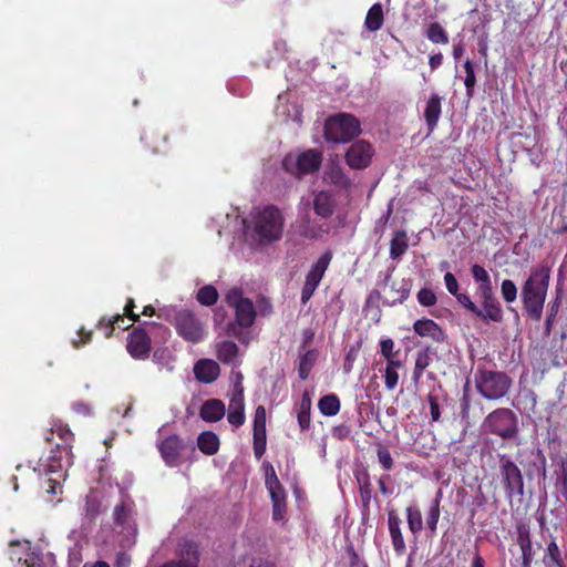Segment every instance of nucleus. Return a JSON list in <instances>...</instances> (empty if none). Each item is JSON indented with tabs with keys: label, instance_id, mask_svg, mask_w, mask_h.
I'll use <instances>...</instances> for the list:
<instances>
[{
	"label": "nucleus",
	"instance_id": "1",
	"mask_svg": "<svg viewBox=\"0 0 567 567\" xmlns=\"http://www.w3.org/2000/svg\"><path fill=\"white\" fill-rule=\"evenodd\" d=\"M550 272L548 262L543 261L530 269L529 276L522 286L520 299L523 309L534 321L542 319L549 288Z\"/></svg>",
	"mask_w": 567,
	"mask_h": 567
},
{
	"label": "nucleus",
	"instance_id": "2",
	"mask_svg": "<svg viewBox=\"0 0 567 567\" xmlns=\"http://www.w3.org/2000/svg\"><path fill=\"white\" fill-rule=\"evenodd\" d=\"M227 303L235 309V320L228 322L226 334L236 338L239 342H249V332L244 329L250 328L256 320V310L250 299L241 296L240 291L231 290L226 296Z\"/></svg>",
	"mask_w": 567,
	"mask_h": 567
},
{
	"label": "nucleus",
	"instance_id": "3",
	"mask_svg": "<svg viewBox=\"0 0 567 567\" xmlns=\"http://www.w3.org/2000/svg\"><path fill=\"white\" fill-rule=\"evenodd\" d=\"M158 318L172 323L177 334L187 342L197 343L204 338V326L190 310L165 307L159 310Z\"/></svg>",
	"mask_w": 567,
	"mask_h": 567
},
{
	"label": "nucleus",
	"instance_id": "4",
	"mask_svg": "<svg viewBox=\"0 0 567 567\" xmlns=\"http://www.w3.org/2000/svg\"><path fill=\"white\" fill-rule=\"evenodd\" d=\"M252 226L260 243L277 241L284 233L285 218L275 205H267L251 215Z\"/></svg>",
	"mask_w": 567,
	"mask_h": 567
},
{
	"label": "nucleus",
	"instance_id": "5",
	"mask_svg": "<svg viewBox=\"0 0 567 567\" xmlns=\"http://www.w3.org/2000/svg\"><path fill=\"white\" fill-rule=\"evenodd\" d=\"M477 392L488 401L503 399L512 386V379L503 371L477 368L474 375Z\"/></svg>",
	"mask_w": 567,
	"mask_h": 567
},
{
	"label": "nucleus",
	"instance_id": "6",
	"mask_svg": "<svg viewBox=\"0 0 567 567\" xmlns=\"http://www.w3.org/2000/svg\"><path fill=\"white\" fill-rule=\"evenodd\" d=\"M361 133L359 120L352 114L339 113L324 123V138L333 143H348Z\"/></svg>",
	"mask_w": 567,
	"mask_h": 567
},
{
	"label": "nucleus",
	"instance_id": "7",
	"mask_svg": "<svg viewBox=\"0 0 567 567\" xmlns=\"http://www.w3.org/2000/svg\"><path fill=\"white\" fill-rule=\"evenodd\" d=\"M482 427L503 440H514L518 434V417L511 409L499 408L487 414Z\"/></svg>",
	"mask_w": 567,
	"mask_h": 567
},
{
	"label": "nucleus",
	"instance_id": "8",
	"mask_svg": "<svg viewBox=\"0 0 567 567\" xmlns=\"http://www.w3.org/2000/svg\"><path fill=\"white\" fill-rule=\"evenodd\" d=\"M321 163V153L317 150H308L299 154H287L282 159V167L289 174L301 177L319 171Z\"/></svg>",
	"mask_w": 567,
	"mask_h": 567
},
{
	"label": "nucleus",
	"instance_id": "9",
	"mask_svg": "<svg viewBox=\"0 0 567 567\" xmlns=\"http://www.w3.org/2000/svg\"><path fill=\"white\" fill-rule=\"evenodd\" d=\"M499 475L508 498L524 495V478L520 468L506 454L499 457Z\"/></svg>",
	"mask_w": 567,
	"mask_h": 567
},
{
	"label": "nucleus",
	"instance_id": "10",
	"mask_svg": "<svg viewBox=\"0 0 567 567\" xmlns=\"http://www.w3.org/2000/svg\"><path fill=\"white\" fill-rule=\"evenodd\" d=\"M354 477L358 484L361 520L363 524H367L371 517L372 501H374L378 508H380V501L373 493V486L368 471L357 472Z\"/></svg>",
	"mask_w": 567,
	"mask_h": 567
},
{
	"label": "nucleus",
	"instance_id": "11",
	"mask_svg": "<svg viewBox=\"0 0 567 567\" xmlns=\"http://www.w3.org/2000/svg\"><path fill=\"white\" fill-rule=\"evenodd\" d=\"M134 503L131 499H122V502L114 507V524L126 532L128 537L135 538L137 535V525L134 519L135 511Z\"/></svg>",
	"mask_w": 567,
	"mask_h": 567
},
{
	"label": "nucleus",
	"instance_id": "12",
	"mask_svg": "<svg viewBox=\"0 0 567 567\" xmlns=\"http://www.w3.org/2000/svg\"><path fill=\"white\" fill-rule=\"evenodd\" d=\"M372 145L363 140L354 142L346 153V162L352 169L367 168L372 161Z\"/></svg>",
	"mask_w": 567,
	"mask_h": 567
},
{
	"label": "nucleus",
	"instance_id": "13",
	"mask_svg": "<svg viewBox=\"0 0 567 567\" xmlns=\"http://www.w3.org/2000/svg\"><path fill=\"white\" fill-rule=\"evenodd\" d=\"M267 433H266V409L259 405L255 410L254 429H252V449L256 458H261L266 452Z\"/></svg>",
	"mask_w": 567,
	"mask_h": 567
},
{
	"label": "nucleus",
	"instance_id": "14",
	"mask_svg": "<svg viewBox=\"0 0 567 567\" xmlns=\"http://www.w3.org/2000/svg\"><path fill=\"white\" fill-rule=\"evenodd\" d=\"M127 352L136 360H144L148 358L151 352V338L148 333L142 328H134L127 339Z\"/></svg>",
	"mask_w": 567,
	"mask_h": 567
},
{
	"label": "nucleus",
	"instance_id": "15",
	"mask_svg": "<svg viewBox=\"0 0 567 567\" xmlns=\"http://www.w3.org/2000/svg\"><path fill=\"white\" fill-rule=\"evenodd\" d=\"M481 307L477 306L474 316L484 323H501L504 320V310L496 296L480 298Z\"/></svg>",
	"mask_w": 567,
	"mask_h": 567
},
{
	"label": "nucleus",
	"instance_id": "16",
	"mask_svg": "<svg viewBox=\"0 0 567 567\" xmlns=\"http://www.w3.org/2000/svg\"><path fill=\"white\" fill-rule=\"evenodd\" d=\"M185 449L183 440L176 435L172 434L165 437L158 444L159 453L168 466H175L178 463L182 451Z\"/></svg>",
	"mask_w": 567,
	"mask_h": 567
},
{
	"label": "nucleus",
	"instance_id": "17",
	"mask_svg": "<svg viewBox=\"0 0 567 567\" xmlns=\"http://www.w3.org/2000/svg\"><path fill=\"white\" fill-rule=\"evenodd\" d=\"M413 331L423 338H430L434 342L443 343L447 339L446 332L432 319L422 318L413 323Z\"/></svg>",
	"mask_w": 567,
	"mask_h": 567
},
{
	"label": "nucleus",
	"instance_id": "18",
	"mask_svg": "<svg viewBox=\"0 0 567 567\" xmlns=\"http://www.w3.org/2000/svg\"><path fill=\"white\" fill-rule=\"evenodd\" d=\"M198 545L193 540H186L182 546L179 558L177 560L165 563L159 567H198Z\"/></svg>",
	"mask_w": 567,
	"mask_h": 567
},
{
	"label": "nucleus",
	"instance_id": "19",
	"mask_svg": "<svg viewBox=\"0 0 567 567\" xmlns=\"http://www.w3.org/2000/svg\"><path fill=\"white\" fill-rule=\"evenodd\" d=\"M227 420L235 427L241 426L246 421L245 398H244V388L243 386H239V389L237 391H234V393L230 398L229 405H228Z\"/></svg>",
	"mask_w": 567,
	"mask_h": 567
},
{
	"label": "nucleus",
	"instance_id": "20",
	"mask_svg": "<svg viewBox=\"0 0 567 567\" xmlns=\"http://www.w3.org/2000/svg\"><path fill=\"white\" fill-rule=\"evenodd\" d=\"M516 532V540L522 551L523 566L530 567L535 553L533 550L529 526L527 524L520 523L517 525Z\"/></svg>",
	"mask_w": 567,
	"mask_h": 567
},
{
	"label": "nucleus",
	"instance_id": "21",
	"mask_svg": "<svg viewBox=\"0 0 567 567\" xmlns=\"http://www.w3.org/2000/svg\"><path fill=\"white\" fill-rule=\"evenodd\" d=\"M195 378L203 383L216 381L220 374V368L212 359H200L194 365Z\"/></svg>",
	"mask_w": 567,
	"mask_h": 567
},
{
	"label": "nucleus",
	"instance_id": "22",
	"mask_svg": "<svg viewBox=\"0 0 567 567\" xmlns=\"http://www.w3.org/2000/svg\"><path fill=\"white\" fill-rule=\"evenodd\" d=\"M471 274L477 285L476 293L480 298L495 295L491 276L483 266L478 264L473 265L471 267Z\"/></svg>",
	"mask_w": 567,
	"mask_h": 567
},
{
	"label": "nucleus",
	"instance_id": "23",
	"mask_svg": "<svg viewBox=\"0 0 567 567\" xmlns=\"http://www.w3.org/2000/svg\"><path fill=\"white\" fill-rule=\"evenodd\" d=\"M471 274L477 285L476 293L480 298L495 295L491 276L483 266L478 264L473 265L471 267Z\"/></svg>",
	"mask_w": 567,
	"mask_h": 567
},
{
	"label": "nucleus",
	"instance_id": "24",
	"mask_svg": "<svg viewBox=\"0 0 567 567\" xmlns=\"http://www.w3.org/2000/svg\"><path fill=\"white\" fill-rule=\"evenodd\" d=\"M388 527L395 554L398 556L403 555L406 550V546L401 532V519L394 511L389 512Z\"/></svg>",
	"mask_w": 567,
	"mask_h": 567
},
{
	"label": "nucleus",
	"instance_id": "25",
	"mask_svg": "<svg viewBox=\"0 0 567 567\" xmlns=\"http://www.w3.org/2000/svg\"><path fill=\"white\" fill-rule=\"evenodd\" d=\"M442 112V97L437 93H432L424 109V121L430 132L434 131L437 126Z\"/></svg>",
	"mask_w": 567,
	"mask_h": 567
},
{
	"label": "nucleus",
	"instance_id": "26",
	"mask_svg": "<svg viewBox=\"0 0 567 567\" xmlns=\"http://www.w3.org/2000/svg\"><path fill=\"white\" fill-rule=\"evenodd\" d=\"M226 413L225 403L219 399L206 400L199 410V416L205 422H218Z\"/></svg>",
	"mask_w": 567,
	"mask_h": 567
},
{
	"label": "nucleus",
	"instance_id": "27",
	"mask_svg": "<svg viewBox=\"0 0 567 567\" xmlns=\"http://www.w3.org/2000/svg\"><path fill=\"white\" fill-rule=\"evenodd\" d=\"M336 208V200L333 196L326 190H321L313 196L315 213L321 218H329L332 216Z\"/></svg>",
	"mask_w": 567,
	"mask_h": 567
},
{
	"label": "nucleus",
	"instance_id": "28",
	"mask_svg": "<svg viewBox=\"0 0 567 567\" xmlns=\"http://www.w3.org/2000/svg\"><path fill=\"white\" fill-rule=\"evenodd\" d=\"M56 435L60 437L61 443H56L58 447L61 452H64L65 457L71 455L72 442L74 440V435L71 430L64 425H56L54 429L48 431V435L45 436V441L48 443L51 442L52 436Z\"/></svg>",
	"mask_w": 567,
	"mask_h": 567
},
{
	"label": "nucleus",
	"instance_id": "29",
	"mask_svg": "<svg viewBox=\"0 0 567 567\" xmlns=\"http://www.w3.org/2000/svg\"><path fill=\"white\" fill-rule=\"evenodd\" d=\"M238 354L239 348L234 341L224 340L216 344L217 359L224 364L239 365V362L236 361Z\"/></svg>",
	"mask_w": 567,
	"mask_h": 567
},
{
	"label": "nucleus",
	"instance_id": "30",
	"mask_svg": "<svg viewBox=\"0 0 567 567\" xmlns=\"http://www.w3.org/2000/svg\"><path fill=\"white\" fill-rule=\"evenodd\" d=\"M72 454L65 457L64 452H61L58 445H55V450L51 451V455L47 458V463L44 464V471L47 473H58L63 471L65 466L71 465L72 463Z\"/></svg>",
	"mask_w": 567,
	"mask_h": 567
},
{
	"label": "nucleus",
	"instance_id": "31",
	"mask_svg": "<svg viewBox=\"0 0 567 567\" xmlns=\"http://www.w3.org/2000/svg\"><path fill=\"white\" fill-rule=\"evenodd\" d=\"M219 437L212 431H204L197 437L199 451L208 456L215 455L219 450Z\"/></svg>",
	"mask_w": 567,
	"mask_h": 567
},
{
	"label": "nucleus",
	"instance_id": "32",
	"mask_svg": "<svg viewBox=\"0 0 567 567\" xmlns=\"http://www.w3.org/2000/svg\"><path fill=\"white\" fill-rule=\"evenodd\" d=\"M311 398L308 391H305L301 395V400L297 411V420L301 431H308L311 424Z\"/></svg>",
	"mask_w": 567,
	"mask_h": 567
},
{
	"label": "nucleus",
	"instance_id": "33",
	"mask_svg": "<svg viewBox=\"0 0 567 567\" xmlns=\"http://www.w3.org/2000/svg\"><path fill=\"white\" fill-rule=\"evenodd\" d=\"M319 357V352L316 349H309L305 353H300L299 357V365H298V375L305 381L309 378V374L315 367Z\"/></svg>",
	"mask_w": 567,
	"mask_h": 567
},
{
	"label": "nucleus",
	"instance_id": "34",
	"mask_svg": "<svg viewBox=\"0 0 567 567\" xmlns=\"http://www.w3.org/2000/svg\"><path fill=\"white\" fill-rule=\"evenodd\" d=\"M384 22L383 8L381 3H374L365 16L364 27L371 32L380 30Z\"/></svg>",
	"mask_w": 567,
	"mask_h": 567
},
{
	"label": "nucleus",
	"instance_id": "35",
	"mask_svg": "<svg viewBox=\"0 0 567 567\" xmlns=\"http://www.w3.org/2000/svg\"><path fill=\"white\" fill-rule=\"evenodd\" d=\"M269 494L272 502V519L276 522L284 519L287 512L286 491L279 489Z\"/></svg>",
	"mask_w": 567,
	"mask_h": 567
},
{
	"label": "nucleus",
	"instance_id": "36",
	"mask_svg": "<svg viewBox=\"0 0 567 567\" xmlns=\"http://www.w3.org/2000/svg\"><path fill=\"white\" fill-rule=\"evenodd\" d=\"M408 248H409V243H408L406 231L405 230L395 231V234L390 243V257L392 259H398L402 255L405 254Z\"/></svg>",
	"mask_w": 567,
	"mask_h": 567
},
{
	"label": "nucleus",
	"instance_id": "37",
	"mask_svg": "<svg viewBox=\"0 0 567 567\" xmlns=\"http://www.w3.org/2000/svg\"><path fill=\"white\" fill-rule=\"evenodd\" d=\"M341 408L340 400L337 394L331 393L323 395L318 402V409L326 416H333L339 413Z\"/></svg>",
	"mask_w": 567,
	"mask_h": 567
},
{
	"label": "nucleus",
	"instance_id": "38",
	"mask_svg": "<svg viewBox=\"0 0 567 567\" xmlns=\"http://www.w3.org/2000/svg\"><path fill=\"white\" fill-rule=\"evenodd\" d=\"M555 474V486L567 502V456L561 457L557 464Z\"/></svg>",
	"mask_w": 567,
	"mask_h": 567
},
{
	"label": "nucleus",
	"instance_id": "39",
	"mask_svg": "<svg viewBox=\"0 0 567 567\" xmlns=\"http://www.w3.org/2000/svg\"><path fill=\"white\" fill-rule=\"evenodd\" d=\"M561 300H563V290L559 288L556 291L555 299L551 302H549V305H548V313H547L546 321H545V334L546 336H550V333H551L555 319H556L558 310L561 306Z\"/></svg>",
	"mask_w": 567,
	"mask_h": 567
},
{
	"label": "nucleus",
	"instance_id": "40",
	"mask_svg": "<svg viewBox=\"0 0 567 567\" xmlns=\"http://www.w3.org/2000/svg\"><path fill=\"white\" fill-rule=\"evenodd\" d=\"M406 520L410 532L419 535L423 529L422 513L416 506H408L405 508Z\"/></svg>",
	"mask_w": 567,
	"mask_h": 567
},
{
	"label": "nucleus",
	"instance_id": "41",
	"mask_svg": "<svg viewBox=\"0 0 567 567\" xmlns=\"http://www.w3.org/2000/svg\"><path fill=\"white\" fill-rule=\"evenodd\" d=\"M544 563L546 567H565L561 551L555 540L547 545Z\"/></svg>",
	"mask_w": 567,
	"mask_h": 567
},
{
	"label": "nucleus",
	"instance_id": "42",
	"mask_svg": "<svg viewBox=\"0 0 567 567\" xmlns=\"http://www.w3.org/2000/svg\"><path fill=\"white\" fill-rule=\"evenodd\" d=\"M326 178L334 186L347 189L351 185L350 178L340 166H331L326 173Z\"/></svg>",
	"mask_w": 567,
	"mask_h": 567
},
{
	"label": "nucleus",
	"instance_id": "43",
	"mask_svg": "<svg viewBox=\"0 0 567 567\" xmlns=\"http://www.w3.org/2000/svg\"><path fill=\"white\" fill-rule=\"evenodd\" d=\"M426 38L435 44H447L449 34L446 30L439 23L432 22L426 29Z\"/></svg>",
	"mask_w": 567,
	"mask_h": 567
},
{
	"label": "nucleus",
	"instance_id": "44",
	"mask_svg": "<svg viewBox=\"0 0 567 567\" xmlns=\"http://www.w3.org/2000/svg\"><path fill=\"white\" fill-rule=\"evenodd\" d=\"M411 285L405 281H393L391 285V292L393 293L391 303H402L405 301L410 296Z\"/></svg>",
	"mask_w": 567,
	"mask_h": 567
},
{
	"label": "nucleus",
	"instance_id": "45",
	"mask_svg": "<svg viewBox=\"0 0 567 567\" xmlns=\"http://www.w3.org/2000/svg\"><path fill=\"white\" fill-rule=\"evenodd\" d=\"M441 495H442L441 492H439L436 497L433 499L432 505L426 514V526L432 534L436 533L437 523H439L440 515H441V511H440Z\"/></svg>",
	"mask_w": 567,
	"mask_h": 567
},
{
	"label": "nucleus",
	"instance_id": "46",
	"mask_svg": "<svg viewBox=\"0 0 567 567\" xmlns=\"http://www.w3.org/2000/svg\"><path fill=\"white\" fill-rule=\"evenodd\" d=\"M218 300V291L212 285L202 287L197 292V301L206 307L213 306Z\"/></svg>",
	"mask_w": 567,
	"mask_h": 567
},
{
	"label": "nucleus",
	"instance_id": "47",
	"mask_svg": "<svg viewBox=\"0 0 567 567\" xmlns=\"http://www.w3.org/2000/svg\"><path fill=\"white\" fill-rule=\"evenodd\" d=\"M332 259V251H324L316 261V264L309 270L315 277H317L320 281L323 278L326 270L328 269L330 261Z\"/></svg>",
	"mask_w": 567,
	"mask_h": 567
},
{
	"label": "nucleus",
	"instance_id": "48",
	"mask_svg": "<svg viewBox=\"0 0 567 567\" xmlns=\"http://www.w3.org/2000/svg\"><path fill=\"white\" fill-rule=\"evenodd\" d=\"M120 322H125L124 317L120 313L113 316L110 319L105 317L101 318L97 328L104 332L105 338L112 337L115 327H120Z\"/></svg>",
	"mask_w": 567,
	"mask_h": 567
},
{
	"label": "nucleus",
	"instance_id": "49",
	"mask_svg": "<svg viewBox=\"0 0 567 567\" xmlns=\"http://www.w3.org/2000/svg\"><path fill=\"white\" fill-rule=\"evenodd\" d=\"M20 567H43L42 557L28 547L21 556L17 557Z\"/></svg>",
	"mask_w": 567,
	"mask_h": 567
},
{
	"label": "nucleus",
	"instance_id": "50",
	"mask_svg": "<svg viewBox=\"0 0 567 567\" xmlns=\"http://www.w3.org/2000/svg\"><path fill=\"white\" fill-rule=\"evenodd\" d=\"M265 485L268 492L285 489L270 463L265 465Z\"/></svg>",
	"mask_w": 567,
	"mask_h": 567
},
{
	"label": "nucleus",
	"instance_id": "51",
	"mask_svg": "<svg viewBox=\"0 0 567 567\" xmlns=\"http://www.w3.org/2000/svg\"><path fill=\"white\" fill-rule=\"evenodd\" d=\"M464 70H465L464 85L466 87V94H467V96H472L473 92H474V87L476 85V76H475V72H474V65L471 60L465 61Z\"/></svg>",
	"mask_w": 567,
	"mask_h": 567
},
{
	"label": "nucleus",
	"instance_id": "52",
	"mask_svg": "<svg viewBox=\"0 0 567 567\" xmlns=\"http://www.w3.org/2000/svg\"><path fill=\"white\" fill-rule=\"evenodd\" d=\"M143 140L145 144L152 150L153 153H159V141L165 143L167 141V136L157 131H151L150 133H146L144 135Z\"/></svg>",
	"mask_w": 567,
	"mask_h": 567
},
{
	"label": "nucleus",
	"instance_id": "53",
	"mask_svg": "<svg viewBox=\"0 0 567 567\" xmlns=\"http://www.w3.org/2000/svg\"><path fill=\"white\" fill-rule=\"evenodd\" d=\"M501 293L506 303H512L517 299V287L511 279H504L501 285Z\"/></svg>",
	"mask_w": 567,
	"mask_h": 567
},
{
	"label": "nucleus",
	"instance_id": "54",
	"mask_svg": "<svg viewBox=\"0 0 567 567\" xmlns=\"http://www.w3.org/2000/svg\"><path fill=\"white\" fill-rule=\"evenodd\" d=\"M431 357L427 351H421L416 354L413 375L417 380L422 377L424 370L430 365Z\"/></svg>",
	"mask_w": 567,
	"mask_h": 567
},
{
	"label": "nucleus",
	"instance_id": "55",
	"mask_svg": "<svg viewBox=\"0 0 567 567\" xmlns=\"http://www.w3.org/2000/svg\"><path fill=\"white\" fill-rule=\"evenodd\" d=\"M378 461L384 471L392 470L394 461L389 449L385 445H379L377 449Z\"/></svg>",
	"mask_w": 567,
	"mask_h": 567
},
{
	"label": "nucleus",
	"instance_id": "56",
	"mask_svg": "<svg viewBox=\"0 0 567 567\" xmlns=\"http://www.w3.org/2000/svg\"><path fill=\"white\" fill-rule=\"evenodd\" d=\"M417 301L423 307H432L437 302L435 292L430 288H422L416 295Z\"/></svg>",
	"mask_w": 567,
	"mask_h": 567
},
{
	"label": "nucleus",
	"instance_id": "57",
	"mask_svg": "<svg viewBox=\"0 0 567 567\" xmlns=\"http://www.w3.org/2000/svg\"><path fill=\"white\" fill-rule=\"evenodd\" d=\"M427 402H429V405H430L431 420L433 422H439L440 417H441V410H440L439 398L436 395L430 393L427 395Z\"/></svg>",
	"mask_w": 567,
	"mask_h": 567
},
{
	"label": "nucleus",
	"instance_id": "58",
	"mask_svg": "<svg viewBox=\"0 0 567 567\" xmlns=\"http://www.w3.org/2000/svg\"><path fill=\"white\" fill-rule=\"evenodd\" d=\"M454 297L456 298L457 302L464 308L466 309L468 312H471L472 315L475 313V310L477 308V305L475 302L472 301L471 297L466 293H461L460 291L454 295Z\"/></svg>",
	"mask_w": 567,
	"mask_h": 567
},
{
	"label": "nucleus",
	"instance_id": "59",
	"mask_svg": "<svg viewBox=\"0 0 567 567\" xmlns=\"http://www.w3.org/2000/svg\"><path fill=\"white\" fill-rule=\"evenodd\" d=\"M399 382V373L394 369H386L384 371V384L388 390H393Z\"/></svg>",
	"mask_w": 567,
	"mask_h": 567
},
{
	"label": "nucleus",
	"instance_id": "60",
	"mask_svg": "<svg viewBox=\"0 0 567 567\" xmlns=\"http://www.w3.org/2000/svg\"><path fill=\"white\" fill-rule=\"evenodd\" d=\"M444 284L447 289V291L454 296L458 292V282L455 278V276L452 272H446L444 275Z\"/></svg>",
	"mask_w": 567,
	"mask_h": 567
},
{
	"label": "nucleus",
	"instance_id": "61",
	"mask_svg": "<svg viewBox=\"0 0 567 567\" xmlns=\"http://www.w3.org/2000/svg\"><path fill=\"white\" fill-rule=\"evenodd\" d=\"M317 288V286L305 281L300 297V301L302 305H306L311 299Z\"/></svg>",
	"mask_w": 567,
	"mask_h": 567
},
{
	"label": "nucleus",
	"instance_id": "62",
	"mask_svg": "<svg viewBox=\"0 0 567 567\" xmlns=\"http://www.w3.org/2000/svg\"><path fill=\"white\" fill-rule=\"evenodd\" d=\"M381 354L386 359L393 355L394 341L390 338L380 341Z\"/></svg>",
	"mask_w": 567,
	"mask_h": 567
},
{
	"label": "nucleus",
	"instance_id": "63",
	"mask_svg": "<svg viewBox=\"0 0 567 567\" xmlns=\"http://www.w3.org/2000/svg\"><path fill=\"white\" fill-rule=\"evenodd\" d=\"M86 514L90 517H95L100 514V503L95 498H86Z\"/></svg>",
	"mask_w": 567,
	"mask_h": 567
},
{
	"label": "nucleus",
	"instance_id": "64",
	"mask_svg": "<svg viewBox=\"0 0 567 567\" xmlns=\"http://www.w3.org/2000/svg\"><path fill=\"white\" fill-rule=\"evenodd\" d=\"M131 556L124 551H120L116 555L114 567H130Z\"/></svg>",
	"mask_w": 567,
	"mask_h": 567
}]
</instances>
